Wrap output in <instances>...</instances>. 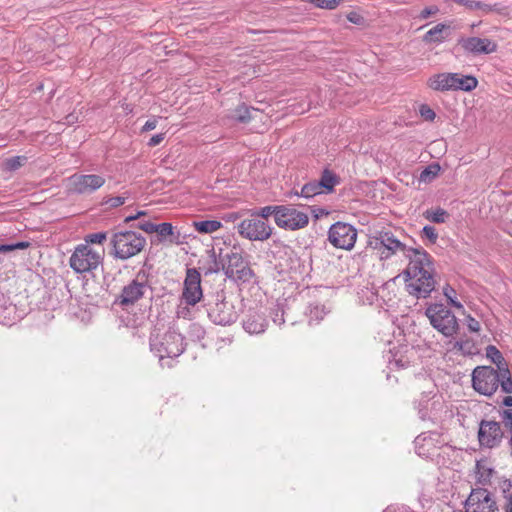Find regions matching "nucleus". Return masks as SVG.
I'll list each match as a JSON object with an SVG mask.
<instances>
[{"mask_svg": "<svg viewBox=\"0 0 512 512\" xmlns=\"http://www.w3.org/2000/svg\"><path fill=\"white\" fill-rule=\"evenodd\" d=\"M465 512H496L495 495L484 487L473 488L463 503Z\"/></svg>", "mask_w": 512, "mask_h": 512, "instance_id": "obj_10", "label": "nucleus"}, {"mask_svg": "<svg viewBox=\"0 0 512 512\" xmlns=\"http://www.w3.org/2000/svg\"><path fill=\"white\" fill-rule=\"evenodd\" d=\"M189 314V309L187 307H183V308H180L178 311H177V316L180 318H186L187 315Z\"/></svg>", "mask_w": 512, "mask_h": 512, "instance_id": "obj_56", "label": "nucleus"}, {"mask_svg": "<svg viewBox=\"0 0 512 512\" xmlns=\"http://www.w3.org/2000/svg\"><path fill=\"white\" fill-rule=\"evenodd\" d=\"M457 46H459L463 52L467 55H481L491 54L497 51V43L488 39L480 37H460L457 40Z\"/></svg>", "mask_w": 512, "mask_h": 512, "instance_id": "obj_19", "label": "nucleus"}, {"mask_svg": "<svg viewBox=\"0 0 512 512\" xmlns=\"http://www.w3.org/2000/svg\"><path fill=\"white\" fill-rule=\"evenodd\" d=\"M267 325L265 315L257 310H248L242 320L243 329L249 334H261L265 332Z\"/></svg>", "mask_w": 512, "mask_h": 512, "instance_id": "obj_20", "label": "nucleus"}, {"mask_svg": "<svg viewBox=\"0 0 512 512\" xmlns=\"http://www.w3.org/2000/svg\"><path fill=\"white\" fill-rule=\"evenodd\" d=\"M107 238V232H97L86 235L87 244H102Z\"/></svg>", "mask_w": 512, "mask_h": 512, "instance_id": "obj_40", "label": "nucleus"}, {"mask_svg": "<svg viewBox=\"0 0 512 512\" xmlns=\"http://www.w3.org/2000/svg\"><path fill=\"white\" fill-rule=\"evenodd\" d=\"M501 424H503L504 428L512 434V408L506 409L499 412Z\"/></svg>", "mask_w": 512, "mask_h": 512, "instance_id": "obj_39", "label": "nucleus"}, {"mask_svg": "<svg viewBox=\"0 0 512 512\" xmlns=\"http://www.w3.org/2000/svg\"><path fill=\"white\" fill-rule=\"evenodd\" d=\"M12 244H13L14 250H24V249H27L28 247H30V245H31V243L28 241H19V242L12 243Z\"/></svg>", "mask_w": 512, "mask_h": 512, "instance_id": "obj_53", "label": "nucleus"}, {"mask_svg": "<svg viewBox=\"0 0 512 512\" xmlns=\"http://www.w3.org/2000/svg\"><path fill=\"white\" fill-rule=\"evenodd\" d=\"M27 160L25 156H13L5 160V169L15 171L19 169Z\"/></svg>", "mask_w": 512, "mask_h": 512, "instance_id": "obj_36", "label": "nucleus"}, {"mask_svg": "<svg viewBox=\"0 0 512 512\" xmlns=\"http://www.w3.org/2000/svg\"><path fill=\"white\" fill-rule=\"evenodd\" d=\"M210 258H211V260H210L208 266L203 268L205 275H209V274H213V273H218L219 271H222L223 254L220 253L219 259H217L215 251L212 250Z\"/></svg>", "mask_w": 512, "mask_h": 512, "instance_id": "obj_32", "label": "nucleus"}, {"mask_svg": "<svg viewBox=\"0 0 512 512\" xmlns=\"http://www.w3.org/2000/svg\"><path fill=\"white\" fill-rule=\"evenodd\" d=\"M508 445H509V447L511 449L510 454L512 455V434H510V437L508 439Z\"/></svg>", "mask_w": 512, "mask_h": 512, "instance_id": "obj_62", "label": "nucleus"}, {"mask_svg": "<svg viewBox=\"0 0 512 512\" xmlns=\"http://www.w3.org/2000/svg\"><path fill=\"white\" fill-rule=\"evenodd\" d=\"M228 118L238 123H248L251 120L250 108L241 104L231 111Z\"/></svg>", "mask_w": 512, "mask_h": 512, "instance_id": "obj_27", "label": "nucleus"}, {"mask_svg": "<svg viewBox=\"0 0 512 512\" xmlns=\"http://www.w3.org/2000/svg\"><path fill=\"white\" fill-rule=\"evenodd\" d=\"M422 237H425L429 240L431 244H435L438 239V233L435 227L426 225L422 229Z\"/></svg>", "mask_w": 512, "mask_h": 512, "instance_id": "obj_41", "label": "nucleus"}, {"mask_svg": "<svg viewBox=\"0 0 512 512\" xmlns=\"http://www.w3.org/2000/svg\"><path fill=\"white\" fill-rule=\"evenodd\" d=\"M493 473L494 469L491 467H487L483 460H479L476 462L477 483L483 486L488 485L490 483Z\"/></svg>", "mask_w": 512, "mask_h": 512, "instance_id": "obj_26", "label": "nucleus"}, {"mask_svg": "<svg viewBox=\"0 0 512 512\" xmlns=\"http://www.w3.org/2000/svg\"><path fill=\"white\" fill-rule=\"evenodd\" d=\"M317 181L323 193L330 194L334 191L335 187L341 183V178L334 171L325 168Z\"/></svg>", "mask_w": 512, "mask_h": 512, "instance_id": "obj_23", "label": "nucleus"}, {"mask_svg": "<svg viewBox=\"0 0 512 512\" xmlns=\"http://www.w3.org/2000/svg\"><path fill=\"white\" fill-rule=\"evenodd\" d=\"M419 113L424 120L430 122L434 121L436 117V113L434 112V110L430 108V106H428L427 104H422L420 106Z\"/></svg>", "mask_w": 512, "mask_h": 512, "instance_id": "obj_44", "label": "nucleus"}, {"mask_svg": "<svg viewBox=\"0 0 512 512\" xmlns=\"http://www.w3.org/2000/svg\"><path fill=\"white\" fill-rule=\"evenodd\" d=\"M222 271L229 280L237 285L250 283L255 277L249 261L235 247L223 254Z\"/></svg>", "mask_w": 512, "mask_h": 512, "instance_id": "obj_4", "label": "nucleus"}, {"mask_svg": "<svg viewBox=\"0 0 512 512\" xmlns=\"http://www.w3.org/2000/svg\"><path fill=\"white\" fill-rule=\"evenodd\" d=\"M106 182L99 174L75 173L69 177V191L78 195H90L100 189Z\"/></svg>", "mask_w": 512, "mask_h": 512, "instance_id": "obj_15", "label": "nucleus"}, {"mask_svg": "<svg viewBox=\"0 0 512 512\" xmlns=\"http://www.w3.org/2000/svg\"><path fill=\"white\" fill-rule=\"evenodd\" d=\"M454 3H457L459 5L465 6L468 10L474 11V10H481L484 14H488L492 11L497 10L496 4H486L481 1H474V0H452Z\"/></svg>", "mask_w": 512, "mask_h": 512, "instance_id": "obj_25", "label": "nucleus"}, {"mask_svg": "<svg viewBox=\"0 0 512 512\" xmlns=\"http://www.w3.org/2000/svg\"><path fill=\"white\" fill-rule=\"evenodd\" d=\"M383 512H415L406 505H390Z\"/></svg>", "mask_w": 512, "mask_h": 512, "instance_id": "obj_48", "label": "nucleus"}, {"mask_svg": "<svg viewBox=\"0 0 512 512\" xmlns=\"http://www.w3.org/2000/svg\"><path fill=\"white\" fill-rule=\"evenodd\" d=\"M102 261L101 255L87 244L78 245L69 259L70 267L76 273L95 270Z\"/></svg>", "mask_w": 512, "mask_h": 512, "instance_id": "obj_9", "label": "nucleus"}, {"mask_svg": "<svg viewBox=\"0 0 512 512\" xmlns=\"http://www.w3.org/2000/svg\"><path fill=\"white\" fill-rule=\"evenodd\" d=\"M126 198L123 196H115L108 198L105 203L111 208H117L125 203Z\"/></svg>", "mask_w": 512, "mask_h": 512, "instance_id": "obj_47", "label": "nucleus"}, {"mask_svg": "<svg viewBox=\"0 0 512 512\" xmlns=\"http://www.w3.org/2000/svg\"><path fill=\"white\" fill-rule=\"evenodd\" d=\"M193 225L196 231L204 234L216 232L222 227V223L218 220L195 221Z\"/></svg>", "mask_w": 512, "mask_h": 512, "instance_id": "obj_30", "label": "nucleus"}, {"mask_svg": "<svg viewBox=\"0 0 512 512\" xmlns=\"http://www.w3.org/2000/svg\"><path fill=\"white\" fill-rule=\"evenodd\" d=\"M158 120L156 118L149 119L142 127V131L147 132L156 128Z\"/></svg>", "mask_w": 512, "mask_h": 512, "instance_id": "obj_51", "label": "nucleus"}, {"mask_svg": "<svg viewBox=\"0 0 512 512\" xmlns=\"http://www.w3.org/2000/svg\"><path fill=\"white\" fill-rule=\"evenodd\" d=\"M467 327L471 332H478L481 328L479 321H477L472 316L467 317Z\"/></svg>", "mask_w": 512, "mask_h": 512, "instance_id": "obj_49", "label": "nucleus"}, {"mask_svg": "<svg viewBox=\"0 0 512 512\" xmlns=\"http://www.w3.org/2000/svg\"><path fill=\"white\" fill-rule=\"evenodd\" d=\"M148 290H151L148 273L141 269L135 278L122 288L120 294L115 298L114 304L127 309L142 299Z\"/></svg>", "mask_w": 512, "mask_h": 512, "instance_id": "obj_7", "label": "nucleus"}, {"mask_svg": "<svg viewBox=\"0 0 512 512\" xmlns=\"http://www.w3.org/2000/svg\"><path fill=\"white\" fill-rule=\"evenodd\" d=\"M501 387L502 392L512 393V378L508 367L494 369L491 366H478L472 373V387L478 393L492 396Z\"/></svg>", "mask_w": 512, "mask_h": 512, "instance_id": "obj_1", "label": "nucleus"}, {"mask_svg": "<svg viewBox=\"0 0 512 512\" xmlns=\"http://www.w3.org/2000/svg\"><path fill=\"white\" fill-rule=\"evenodd\" d=\"M454 73L443 72L434 74L427 80V86L438 92L455 91Z\"/></svg>", "mask_w": 512, "mask_h": 512, "instance_id": "obj_22", "label": "nucleus"}, {"mask_svg": "<svg viewBox=\"0 0 512 512\" xmlns=\"http://www.w3.org/2000/svg\"><path fill=\"white\" fill-rule=\"evenodd\" d=\"M165 134L159 133L156 135H153L150 140L148 141V146L155 147L159 145L164 140Z\"/></svg>", "mask_w": 512, "mask_h": 512, "instance_id": "obj_50", "label": "nucleus"}, {"mask_svg": "<svg viewBox=\"0 0 512 512\" xmlns=\"http://www.w3.org/2000/svg\"><path fill=\"white\" fill-rule=\"evenodd\" d=\"M502 403L506 407H512V396H506Z\"/></svg>", "mask_w": 512, "mask_h": 512, "instance_id": "obj_58", "label": "nucleus"}, {"mask_svg": "<svg viewBox=\"0 0 512 512\" xmlns=\"http://www.w3.org/2000/svg\"><path fill=\"white\" fill-rule=\"evenodd\" d=\"M423 216L430 222L440 224L446 222L447 218L449 217V214L446 210L439 207L437 209L426 210L423 213Z\"/></svg>", "mask_w": 512, "mask_h": 512, "instance_id": "obj_31", "label": "nucleus"}, {"mask_svg": "<svg viewBox=\"0 0 512 512\" xmlns=\"http://www.w3.org/2000/svg\"><path fill=\"white\" fill-rule=\"evenodd\" d=\"M14 251L13 244H0V253H7Z\"/></svg>", "mask_w": 512, "mask_h": 512, "instance_id": "obj_55", "label": "nucleus"}, {"mask_svg": "<svg viewBox=\"0 0 512 512\" xmlns=\"http://www.w3.org/2000/svg\"><path fill=\"white\" fill-rule=\"evenodd\" d=\"M149 342L150 350L159 358L162 367L171 368L172 362H164L165 358H177L185 350L184 337L174 330H168L163 334L152 333Z\"/></svg>", "mask_w": 512, "mask_h": 512, "instance_id": "obj_2", "label": "nucleus"}, {"mask_svg": "<svg viewBox=\"0 0 512 512\" xmlns=\"http://www.w3.org/2000/svg\"><path fill=\"white\" fill-rule=\"evenodd\" d=\"M239 235L250 241H265L272 235L273 227L256 216L243 219L237 225Z\"/></svg>", "mask_w": 512, "mask_h": 512, "instance_id": "obj_12", "label": "nucleus"}, {"mask_svg": "<svg viewBox=\"0 0 512 512\" xmlns=\"http://www.w3.org/2000/svg\"><path fill=\"white\" fill-rule=\"evenodd\" d=\"M111 255L115 259L128 260L139 254L146 246V239L135 231H118L111 237Z\"/></svg>", "mask_w": 512, "mask_h": 512, "instance_id": "obj_3", "label": "nucleus"}, {"mask_svg": "<svg viewBox=\"0 0 512 512\" xmlns=\"http://www.w3.org/2000/svg\"><path fill=\"white\" fill-rule=\"evenodd\" d=\"M272 320L275 324L281 326L285 323L284 310L280 305H275L271 312Z\"/></svg>", "mask_w": 512, "mask_h": 512, "instance_id": "obj_42", "label": "nucleus"}, {"mask_svg": "<svg viewBox=\"0 0 512 512\" xmlns=\"http://www.w3.org/2000/svg\"><path fill=\"white\" fill-rule=\"evenodd\" d=\"M409 260L407 268L404 270V275H413L421 273H434V263L431 255L422 247H408L403 253Z\"/></svg>", "mask_w": 512, "mask_h": 512, "instance_id": "obj_11", "label": "nucleus"}, {"mask_svg": "<svg viewBox=\"0 0 512 512\" xmlns=\"http://www.w3.org/2000/svg\"><path fill=\"white\" fill-rule=\"evenodd\" d=\"M356 239L357 230L349 223L338 221L329 228L328 240L335 248L351 250Z\"/></svg>", "mask_w": 512, "mask_h": 512, "instance_id": "obj_13", "label": "nucleus"}, {"mask_svg": "<svg viewBox=\"0 0 512 512\" xmlns=\"http://www.w3.org/2000/svg\"><path fill=\"white\" fill-rule=\"evenodd\" d=\"M451 37V26L446 23H438L428 30L422 38L425 44L439 45Z\"/></svg>", "mask_w": 512, "mask_h": 512, "instance_id": "obj_21", "label": "nucleus"}, {"mask_svg": "<svg viewBox=\"0 0 512 512\" xmlns=\"http://www.w3.org/2000/svg\"><path fill=\"white\" fill-rule=\"evenodd\" d=\"M486 354L487 357L490 358L491 361L497 365V368H499V366L501 368L508 367L501 352L495 346L489 345L486 349Z\"/></svg>", "mask_w": 512, "mask_h": 512, "instance_id": "obj_33", "label": "nucleus"}, {"mask_svg": "<svg viewBox=\"0 0 512 512\" xmlns=\"http://www.w3.org/2000/svg\"><path fill=\"white\" fill-rule=\"evenodd\" d=\"M292 194H294L296 196H301L304 198H311L316 195H320V194H324V193H323L322 189L320 188V185H318V181L315 180V181H311V182H308L305 185H303L300 192L295 191V192H292Z\"/></svg>", "mask_w": 512, "mask_h": 512, "instance_id": "obj_28", "label": "nucleus"}, {"mask_svg": "<svg viewBox=\"0 0 512 512\" xmlns=\"http://www.w3.org/2000/svg\"><path fill=\"white\" fill-rule=\"evenodd\" d=\"M511 489H512V480H505L502 485L503 494L506 495L508 493H511L512 492Z\"/></svg>", "mask_w": 512, "mask_h": 512, "instance_id": "obj_54", "label": "nucleus"}, {"mask_svg": "<svg viewBox=\"0 0 512 512\" xmlns=\"http://www.w3.org/2000/svg\"><path fill=\"white\" fill-rule=\"evenodd\" d=\"M477 438L479 446L482 448L494 449L499 447L504 439L501 423L495 420L482 419L479 422Z\"/></svg>", "mask_w": 512, "mask_h": 512, "instance_id": "obj_14", "label": "nucleus"}, {"mask_svg": "<svg viewBox=\"0 0 512 512\" xmlns=\"http://www.w3.org/2000/svg\"><path fill=\"white\" fill-rule=\"evenodd\" d=\"M309 223L308 214L299 211L291 205H280L279 214L275 224L285 230H298L306 227Z\"/></svg>", "mask_w": 512, "mask_h": 512, "instance_id": "obj_16", "label": "nucleus"}, {"mask_svg": "<svg viewBox=\"0 0 512 512\" xmlns=\"http://www.w3.org/2000/svg\"><path fill=\"white\" fill-rule=\"evenodd\" d=\"M439 11L440 10L437 5L427 6L421 10V12L417 16V18L419 20H425V19L430 18L431 16L436 15L437 13H439Z\"/></svg>", "mask_w": 512, "mask_h": 512, "instance_id": "obj_43", "label": "nucleus"}, {"mask_svg": "<svg viewBox=\"0 0 512 512\" xmlns=\"http://www.w3.org/2000/svg\"><path fill=\"white\" fill-rule=\"evenodd\" d=\"M146 215V212L145 211H138L136 214H135V217H137L138 219L141 217V216H144Z\"/></svg>", "mask_w": 512, "mask_h": 512, "instance_id": "obj_61", "label": "nucleus"}, {"mask_svg": "<svg viewBox=\"0 0 512 512\" xmlns=\"http://www.w3.org/2000/svg\"><path fill=\"white\" fill-rule=\"evenodd\" d=\"M368 246L377 250L381 259H389L398 251L405 252L408 247L402 243L391 231H376L369 237Z\"/></svg>", "mask_w": 512, "mask_h": 512, "instance_id": "obj_8", "label": "nucleus"}, {"mask_svg": "<svg viewBox=\"0 0 512 512\" xmlns=\"http://www.w3.org/2000/svg\"><path fill=\"white\" fill-rule=\"evenodd\" d=\"M454 79H455L454 85L456 86L455 91L461 90V91L470 92V91L474 90L478 85L477 78L472 75L462 76L459 73H454Z\"/></svg>", "mask_w": 512, "mask_h": 512, "instance_id": "obj_24", "label": "nucleus"}, {"mask_svg": "<svg viewBox=\"0 0 512 512\" xmlns=\"http://www.w3.org/2000/svg\"><path fill=\"white\" fill-rule=\"evenodd\" d=\"M194 330H195L196 335H197V337L199 339L204 337L205 331L201 327L197 326V327L194 328Z\"/></svg>", "mask_w": 512, "mask_h": 512, "instance_id": "obj_57", "label": "nucleus"}, {"mask_svg": "<svg viewBox=\"0 0 512 512\" xmlns=\"http://www.w3.org/2000/svg\"><path fill=\"white\" fill-rule=\"evenodd\" d=\"M156 231L159 236L160 241H168L169 237L173 235V225L169 222H164L161 224H156Z\"/></svg>", "mask_w": 512, "mask_h": 512, "instance_id": "obj_35", "label": "nucleus"}, {"mask_svg": "<svg viewBox=\"0 0 512 512\" xmlns=\"http://www.w3.org/2000/svg\"><path fill=\"white\" fill-rule=\"evenodd\" d=\"M204 305L206 306L209 319L217 325H231L238 319L235 306L225 300L223 290L211 297H205Z\"/></svg>", "mask_w": 512, "mask_h": 512, "instance_id": "obj_6", "label": "nucleus"}, {"mask_svg": "<svg viewBox=\"0 0 512 512\" xmlns=\"http://www.w3.org/2000/svg\"><path fill=\"white\" fill-rule=\"evenodd\" d=\"M347 20L355 25H364V17L356 11H351L346 16Z\"/></svg>", "mask_w": 512, "mask_h": 512, "instance_id": "obj_45", "label": "nucleus"}, {"mask_svg": "<svg viewBox=\"0 0 512 512\" xmlns=\"http://www.w3.org/2000/svg\"><path fill=\"white\" fill-rule=\"evenodd\" d=\"M464 344L465 343L463 341H456L454 343V348L458 350H463Z\"/></svg>", "mask_w": 512, "mask_h": 512, "instance_id": "obj_59", "label": "nucleus"}, {"mask_svg": "<svg viewBox=\"0 0 512 512\" xmlns=\"http://www.w3.org/2000/svg\"><path fill=\"white\" fill-rule=\"evenodd\" d=\"M440 171V166L438 164H431L427 166L420 174V180L422 181H430L434 179Z\"/></svg>", "mask_w": 512, "mask_h": 512, "instance_id": "obj_37", "label": "nucleus"}, {"mask_svg": "<svg viewBox=\"0 0 512 512\" xmlns=\"http://www.w3.org/2000/svg\"><path fill=\"white\" fill-rule=\"evenodd\" d=\"M310 320L320 321L325 315L324 306L320 304H310L308 307Z\"/></svg>", "mask_w": 512, "mask_h": 512, "instance_id": "obj_38", "label": "nucleus"}, {"mask_svg": "<svg viewBox=\"0 0 512 512\" xmlns=\"http://www.w3.org/2000/svg\"><path fill=\"white\" fill-rule=\"evenodd\" d=\"M280 205H268L261 207L259 209L251 210V216H256L258 219L267 220L270 216L274 217V221L276 222V217L279 214Z\"/></svg>", "mask_w": 512, "mask_h": 512, "instance_id": "obj_29", "label": "nucleus"}, {"mask_svg": "<svg viewBox=\"0 0 512 512\" xmlns=\"http://www.w3.org/2000/svg\"><path fill=\"white\" fill-rule=\"evenodd\" d=\"M137 228H139L140 230L148 233V234H151V233H154L156 231V224L150 222V221H141L137 224Z\"/></svg>", "mask_w": 512, "mask_h": 512, "instance_id": "obj_46", "label": "nucleus"}, {"mask_svg": "<svg viewBox=\"0 0 512 512\" xmlns=\"http://www.w3.org/2000/svg\"><path fill=\"white\" fill-rule=\"evenodd\" d=\"M205 297L210 296L203 294L199 271L195 268L187 269L182 292V300H184L187 305L194 306L199 301H204Z\"/></svg>", "mask_w": 512, "mask_h": 512, "instance_id": "obj_18", "label": "nucleus"}, {"mask_svg": "<svg viewBox=\"0 0 512 512\" xmlns=\"http://www.w3.org/2000/svg\"><path fill=\"white\" fill-rule=\"evenodd\" d=\"M443 295L446 297L448 303L457 308V309H463V305L461 302H459L457 299H456V290L450 286L449 284H446L444 287H443Z\"/></svg>", "mask_w": 512, "mask_h": 512, "instance_id": "obj_34", "label": "nucleus"}, {"mask_svg": "<svg viewBox=\"0 0 512 512\" xmlns=\"http://www.w3.org/2000/svg\"><path fill=\"white\" fill-rule=\"evenodd\" d=\"M181 234L179 231L175 232L173 230V235L169 237V240L168 242L170 244H176V245H179V244H182V241H181Z\"/></svg>", "mask_w": 512, "mask_h": 512, "instance_id": "obj_52", "label": "nucleus"}, {"mask_svg": "<svg viewBox=\"0 0 512 512\" xmlns=\"http://www.w3.org/2000/svg\"><path fill=\"white\" fill-rule=\"evenodd\" d=\"M408 293L416 298H427L435 289L434 273H421L417 276L404 275Z\"/></svg>", "mask_w": 512, "mask_h": 512, "instance_id": "obj_17", "label": "nucleus"}, {"mask_svg": "<svg viewBox=\"0 0 512 512\" xmlns=\"http://www.w3.org/2000/svg\"><path fill=\"white\" fill-rule=\"evenodd\" d=\"M425 315L431 326L449 338L457 334L460 326L455 314L442 303H431L425 309Z\"/></svg>", "mask_w": 512, "mask_h": 512, "instance_id": "obj_5", "label": "nucleus"}, {"mask_svg": "<svg viewBox=\"0 0 512 512\" xmlns=\"http://www.w3.org/2000/svg\"><path fill=\"white\" fill-rule=\"evenodd\" d=\"M136 219H138V218H137V217H135V215H130V216H127V217L124 219V222H125V223H129V222L134 221V220H136Z\"/></svg>", "mask_w": 512, "mask_h": 512, "instance_id": "obj_60", "label": "nucleus"}]
</instances>
